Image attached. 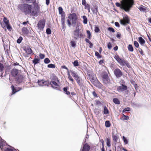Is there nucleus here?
I'll use <instances>...</instances> for the list:
<instances>
[{"instance_id": "f257e3e1", "label": "nucleus", "mask_w": 151, "mask_h": 151, "mask_svg": "<svg viewBox=\"0 0 151 151\" xmlns=\"http://www.w3.org/2000/svg\"><path fill=\"white\" fill-rule=\"evenodd\" d=\"M122 4L117 2L116 4V5L118 7H120L121 8L124 9L126 12H129L134 4L133 0H122Z\"/></svg>"}, {"instance_id": "f03ea898", "label": "nucleus", "mask_w": 151, "mask_h": 151, "mask_svg": "<svg viewBox=\"0 0 151 151\" xmlns=\"http://www.w3.org/2000/svg\"><path fill=\"white\" fill-rule=\"evenodd\" d=\"M77 17L75 13L70 14L68 16V19L67 20V24L69 27L72 24L75 26L76 24Z\"/></svg>"}, {"instance_id": "7ed1b4c3", "label": "nucleus", "mask_w": 151, "mask_h": 151, "mask_svg": "<svg viewBox=\"0 0 151 151\" xmlns=\"http://www.w3.org/2000/svg\"><path fill=\"white\" fill-rule=\"evenodd\" d=\"M19 7L25 14L31 13L32 6L30 5L26 4H22L19 5Z\"/></svg>"}, {"instance_id": "20e7f679", "label": "nucleus", "mask_w": 151, "mask_h": 151, "mask_svg": "<svg viewBox=\"0 0 151 151\" xmlns=\"http://www.w3.org/2000/svg\"><path fill=\"white\" fill-rule=\"evenodd\" d=\"M80 26V23H78L77 24L76 30L74 31L73 33L74 38L75 39H78L79 37H83V34L81 32H79Z\"/></svg>"}, {"instance_id": "39448f33", "label": "nucleus", "mask_w": 151, "mask_h": 151, "mask_svg": "<svg viewBox=\"0 0 151 151\" xmlns=\"http://www.w3.org/2000/svg\"><path fill=\"white\" fill-rule=\"evenodd\" d=\"M90 81L95 86L98 87H101L102 84L97 79L96 76L94 75H92L90 77Z\"/></svg>"}, {"instance_id": "423d86ee", "label": "nucleus", "mask_w": 151, "mask_h": 151, "mask_svg": "<svg viewBox=\"0 0 151 151\" xmlns=\"http://www.w3.org/2000/svg\"><path fill=\"white\" fill-rule=\"evenodd\" d=\"M114 58L121 65H127V64H128L126 61L121 59L118 55H115Z\"/></svg>"}, {"instance_id": "0eeeda50", "label": "nucleus", "mask_w": 151, "mask_h": 151, "mask_svg": "<svg viewBox=\"0 0 151 151\" xmlns=\"http://www.w3.org/2000/svg\"><path fill=\"white\" fill-rule=\"evenodd\" d=\"M123 19L120 20V23L122 25H125L129 22V20L128 16L126 15H124Z\"/></svg>"}, {"instance_id": "6e6552de", "label": "nucleus", "mask_w": 151, "mask_h": 151, "mask_svg": "<svg viewBox=\"0 0 151 151\" xmlns=\"http://www.w3.org/2000/svg\"><path fill=\"white\" fill-rule=\"evenodd\" d=\"M103 82L104 83L108 85L111 82V81L109 78L108 75L107 73H105L103 76Z\"/></svg>"}, {"instance_id": "1a4fd4ad", "label": "nucleus", "mask_w": 151, "mask_h": 151, "mask_svg": "<svg viewBox=\"0 0 151 151\" xmlns=\"http://www.w3.org/2000/svg\"><path fill=\"white\" fill-rule=\"evenodd\" d=\"M45 24V21L44 20H41L39 21L37 26L38 29L40 30L44 28Z\"/></svg>"}, {"instance_id": "9d476101", "label": "nucleus", "mask_w": 151, "mask_h": 151, "mask_svg": "<svg viewBox=\"0 0 151 151\" xmlns=\"http://www.w3.org/2000/svg\"><path fill=\"white\" fill-rule=\"evenodd\" d=\"M114 73L117 77H121L123 74L120 70L118 68L116 69L114 72Z\"/></svg>"}, {"instance_id": "9b49d317", "label": "nucleus", "mask_w": 151, "mask_h": 151, "mask_svg": "<svg viewBox=\"0 0 151 151\" xmlns=\"http://www.w3.org/2000/svg\"><path fill=\"white\" fill-rule=\"evenodd\" d=\"M19 71L16 69H13L11 71V74L14 77H16L19 75Z\"/></svg>"}, {"instance_id": "f8f14e48", "label": "nucleus", "mask_w": 151, "mask_h": 151, "mask_svg": "<svg viewBox=\"0 0 151 151\" xmlns=\"http://www.w3.org/2000/svg\"><path fill=\"white\" fill-rule=\"evenodd\" d=\"M39 11L37 8H34L31 9V12L30 13L33 16H37L38 15Z\"/></svg>"}, {"instance_id": "ddd939ff", "label": "nucleus", "mask_w": 151, "mask_h": 151, "mask_svg": "<svg viewBox=\"0 0 151 151\" xmlns=\"http://www.w3.org/2000/svg\"><path fill=\"white\" fill-rule=\"evenodd\" d=\"M127 89V87L126 86L122 84L121 86L118 87L117 90L119 92H122L125 91Z\"/></svg>"}, {"instance_id": "4468645a", "label": "nucleus", "mask_w": 151, "mask_h": 151, "mask_svg": "<svg viewBox=\"0 0 151 151\" xmlns=\"http://www.w3.org/2000/svg\"><path fill=\"white\" fill-rule=\"evenodd\" d=\"M23 77L22 75H18L16 79V81L18 83H20L22 82L23 80Z\"/></svg>"}, {"instance_id": "2eb2a0df", "label": "nucleus", "mask_w": 151, "mask_h": 151, "mask_svg": "<svg viewBox=\"0 0 151 151\" xmlns=\"http://www.w3.org/2000/svg\"><path fill=\"white\" fill-rule=\"evenodd\" d=\"M90 146L87 144H85L84 145L81 151H89Z\"/></svg>"}, {"instance_id": "dca6fc26", "label": "nucleus", "mask_w": 151, "mask_h": 151, "mask_svg": "<svg viewBox=\"0 0 151 151\" xmlns=\"http://www.w3.org/2000/svg\"><path fill=\"white\" fill-rule=\"evenodd\" d=\"M6 144V143L4 140H3L0 137V147L3 151V146H5Z\"/></svg>"}, {"instance_id": "f3484780", "label": "nucleus", "mask_w": 151, "mask_h": 151, "mask_svg": "<svg viewBox=\"0 0 151 151\" xmlns=\"http://www.w3.org/2000/svg\"><path fill=\"white\" fill-rule=\"evenodd\" d=\"M47 83V82L46 81H45L43 80L38 81V84L41 86L44 85H46Z\"/></svg>"}, {"instance_id": "a211bd4d", "label": "nucleus", "mask_w": 151, "mask_h": 151, "mask_svg": "<svg viewBox=\"0 0 151 151\" xmlns=\"http://www.w3.org/2000/svg\"><path fill=\"white\" fill-rule=\"evenodd\" d=\"M139 42L142 46H144L145 43V40L141 37H139Z\"/></svg>"}, {"instance_id": "6ab92c4d", "label": "nucleus", "mask_w": 151, "mask_h": 151, "mask_svg": "<svg viewBox=\"0 0 151 151\" xmlns=\"http://www.w3.org/2000/svg\"><path fill=\"white\" fill-rule=\"evenodd\" d=\"M12 90L13 94L15 93L16 92L18 91L21 89V88H20L19 89H18V88L17 89L14 88V86L13 85H12Z\"/></svg>"}, {"instance_id": "aec40b11", "label": "nucleus", "mask_w": 151, "mask_h": 151, "mask_svg": "<svg viewBox=\"0 0 151 151\" xmlns=\"http://www.w3.org/2000/svg\"><path fill=\"white\" fill-rule=\"evenodd\" d=\"M106 141L107 145L108 147H110L111 146V139L109 137L106 138Z\"/></svg>"}, {"instance_id": "412c9836", "label": "nucleus", "mask_w": 151, "mask_h": 151, "mask_svg": "<svg viewBox=\"0 0 151 151\" xmlns=\"http://www.w3.org/2000/svg\"><path fill=\"white\" fill-rule=\"evenodd\" d=\"M71 73L72 76L75 79L78 78L79 77L77 73L73 71H72L71 72Z\"/></svg>"}, {"instance_id": "4be33fe9", "label": "nucleus", "mask_w": 151, "mask_h": 151, "mask_svg": "<svg viewBox=\"0 0 151 151\" xmlns=\"http://www.w3.org/2000/svg\"><path fill=\"white\" fill-rule=\"evenodd\" d=\"M25 51L28 54H31L32 52L31 49L29 47H28L25 49Z\"/></svg>"}, {"instance_id": "5701e85b", "label": "nucleus", "mask_w": 151, "mask_h": 151, "mask_svg": "<svg viewBox=\"0 0 151 151\" xmlns=\"http://www.w3.org/2000/svg\"><path fill=\"white\" fill-rule=\"evenodd\" d=\"M146 7L142 5H141L139 6L138 9L141 11H144L146 10Z\"/></svg>"}, {"instance_id": "b1692460", "label": "nucleus", "mask_w": 151, "mask_h": 151, "mask_svg": "<svg viewBox=\"0 0 151 151\" xmlns=\"http://www.w3.org/2000/svg\"><path fill=\"white\" fill-rule=\"evenodd\" d=\"M112 138L113 140L115 142H117L119 139L118 136L114 135L113 134L112 135Z\"/></svg>"}, {"instance_id": "393cba45", "label": "nucleus", "mask_w": 151, "mask_h": 151, "mask_svg": "<svg viewBox=\"0 0 151 151\" xmlns=\"http://www.w3.org/2000/svg\"><path fill=\"white\" fill-rule=\"evenodd\" d=\"M104 114H107L109 113L107 108L106 106H105L104 107Z\"/></svg>"}, {"instance_id": "a878e982", "label": "nucleus", "mask_w": 151, "mask_h": 151, "mask_svg": "<svg viewBox=\"0 0 151 151\" xmlns=\"http://www.w3.org/2000/svg\"><path fill=\"white\" fill-rule=\"evenodd\" d=\"M105 126L107 127H109L111 126V124L109 121H106L105 122Z\"/></svg>"}, {"instance_id": "bb28decb", "label": "nucleus", "mask_w": 151, "mask_h": 151, "mask_svg": "<svg viewBox=\"0 0 151 151\" xmlns=\"http://www.w3.org/2000/svg\"><path fill=\"white\" fill-rule=\"evenodd\" d=\"M22 32L24 34H27L28 33V31L26 27H23L22 28Z\"/></svg>"}, {"instance_id": "cd10ccee", "label": "nucleus", "mask_w": 151, "mask_h": 151, "mask_svg": "<svg viewBox=\"0 0 151 151\" xmlns=\"http://www.w3.org/2000/svg\"><path fill=\"white\" fill-rule=\"evenodd\" d=\"M128 48V50L130 52H133V48L131 45H129Z\"/></svg>"}, {"instance_id": "c85d7f7f", "label": "nucleus", "mask_w": 151, "mask_h": 151, "mask_svg": "<svg viewBox=\"0 0 151 151\" xmlns=\"http://www.w3.org/2000/svg\"><path fill=\"white\" fill-rule=\"evenodd\" d=\"M113 102L116 104H119L120 101L117 98H114L113 99Z\"/></svg>"}, {"instance_id": "c756f323", "label": "nucleus", "mask_w": 151, "mask_h": 151, "mask_svg": "<svg viewBox=\"0 0 151 151\" xmlns=\"http://www.w3.org/2000/svg\"><path fill=\"white\" fill-rule=\"evenodd\" d=\"M50 83L52 87H53L54 86H58L57 83L54 81H51Z\"/></svg>"}, {"instance_id": "7c9ffc66", "label": "nucleus", "mask_w": 151, "mask_h": 151, "mask_svg": "<svg viewBox=\"0 0 151 151\" xmlns=\"http://www.w3.org/2000/svg\"><path fill=\"white\" fill-rule=\"evenodd\" d=\"M83 22L84 24H86L87 23V19L86 17L85 16H83Z\"/></svg>"}, {"instance_id": "2f4dec72", "label": "nucleus", "mask_w": 151, "mask_h": 151, "mask_svg": "<svg viewBox=\"0 0 151 151\" xmlns=\"http://www.w3.org/2000/svg\"><path fill=\"white\" fill-rule=\"evenodd\" d=\"M71 46L73 47H75L76 46V44L74 41H72L70 42Z\"/></svg>"}, {"instance_id": "473e14b6", "label": "nucleus", "mask_w": 151, "mask_h": 151, "mask_svg": "<svg viewBox=\"0 0 151 151\" xmlns=\"http://www.w3.org/2000/svg\"><path fill=\"white\" fill-rule=\"evenodd\" d=\"M94 31L95 32L98 33L100 32V30L99 28L97 26H96L95 27Z\"/></svg>"}, {"instance_id": "72a5a7b5", "label": "nucleus", "mask_w": 151, "mask_h": 151, "mask_svg": "<svg viewBox=\"0 0 151 151\" xmlns=\"http://www.w3.org/2000/svg\"><path fill=\"white\" fill-rule=\"evenodd\" d=\"M68 78L70 81H71L72 82V83H73V81H74L72 77L70 76L69 73H68Z\"/></svg>"}, {"instance_id": "f704fd0d", "label": "nucleus", "mask_w": 151, "mask_h": 151, "mask_svg": "<svg viewBox=\"0 0 151 151\" xmlns=\"http://www.w3.org/2000/svg\"><path fill=\"white\" fill-rule=\"evenodd\" d=\"M47 67L48 68H55V65L54 64H50L48 65Z\"/></svg>"}, {"instance_id": "c9c22d12", "label": "nucleus", "mask_w": 151, "mask_h": 151, "mask_svg": "<svg viewBox=\"0 0 151 151\" xmlns=\"http://www.w3.org/2000/svg\"><path fill=\"white\" fill-rule=\"evenodd\" d=\"M50 62V60L48 58H45L44 60V62L45 63L48 64Z\"/></svg>"}, {"instance_id": "e433bc0d", "label": "nucleus", "mask_w": 151, "mask_h": 151, "mask_svg": "<svg viewBox=\"0 0 151 151\" xmlns=\"http://www.w3.org/2000/svg\"><path fill=\"white\" fill-rule=\"evenodd\" d=\"M61 20L62 22V24H65V21L64 17L63 16H62L61 18Z\"/></svg>"}, {"instance_id": "4c0bfd02", "label": "nucleus", "mask_w": 151, "mask_h": 151, "mask_svg": "<svg viewBox=\"0 0 151 151\" xmlns=\"http://www.w3.org/2000/svg\"><path fill=\"white\" fill-rule=\"evenodd\" d=\"M3 21L6 24H9V20H7V19L6 17L4 18Z\"/></svg>"}, {"instance_id": "58836bf2", "label": "nucleus", "mask_w": 151, "mask_h": 151, "mask_svg": "<svg viewBox=\"0 0 151 151\" xmlns=\"http://www.w3.org/2000/svg\"><path fill=\"white\" fill-rule=\"evenodd\" d=\"M39 59L38 58H35L33 61V63L36 64L38 63Z\"/></svg>"}, {"instance_id": "ea45409f", "label": "nucleus", "mask_w": 151, "mask_h": 151, "mask_svg": "<svg viewBox=\"0 0 151 151\" xmlns=\"http://www.w3.org/2000/svg\"><path fill=\"white\" fill-rule=\"evenodd\" d=\"M73 63L75 66H78L79 65L78 63L77 60H75Z\"/></svg>"}, {"instance_id": "a19ab883", "label": "nucleus", "mask_w": 151, "mask_h": 151, "mask_svg": "<svg viewBox=\"0 0 151 151\" xmlns=\"http://www.w3.org/2000/svg\"><path fill=\"white\" fill-rule=\"evenodd\" d=\"M122 138L123 141L124 142V143L125 144H127L128 143V141L127 139H126L124 136H123L122 137Z\"/></svg>"}, {"instance_id": "79ce46f5", "label": "nucleus", "mask_w": 151, "mask_h": 151, "mask_svg": "<svg viewBox=\"0 0 151 151\" xmlns=\"http://www.w3.org/2000/svg\"><path fill=\"white\" fill-rule=\"evenodd\" d=\"M22 40V38L21 37H20L17 40V43L19 44L20 43Z\"/></svg>"}, {"instance_id": "37998d69", "label": "nucleus", "mask_w": 151, "mask_h": 151, "mask_svg": "<svg viewBox=\"0 0 151 151\" xmlns=\"http://www.w3.org/2000/svg\"><path fill=\"white\" fill-rule=\"evenodd\" d=\"M58 10H59V13L60 14H62L63 12V9L62 7H59L58 8Z\"/></svg>"}, {"instance_id": "c03bdc74", "label": "nucleus", "mask_w": 151, "mask_h": 151, "mask_svg": "<svg viewBox=\"0 0 151 151\" xmlns=\"http://www.w3.org/2000/svg\"><path fill=\"white\" fill-rule=\"evenodd\" d=\"M87 33L88 34V38L89 39H90L91 38V36L90 31L88 30H87Z\"/></svg>"}, {"instance_id": "a18cd8bd", "label": "nucleus", "mask_w": 151, "mask_h": 151, "mask_svg": "<svg viewBox=\"0 0 151 151\" xmlns=\"http://www.w3.org/2000/svg\"><path fill=\"white\" fill-rule=\"evenodd\" d=\"M95 55L98 58H101V56L100 55L99 52H95Z\"/></svg>"}, {"instance_id": "49530a36", "label": "nucleus", "mask_w": 151, "mask_h": 151, "mask_svg": "<svg viewBox=\"0 0 151 151\" xmlns=\"http://www.w3.org/2000/svg\"><path fill=\"white\" fill-rule=\"evenodd\" d=\"M46 33L47 34H50L51 33V31L50 28H47L46 29Z\"/></svg>"}, {"instance_id": "de8ad7c7", "label": "nucleus", "mask_w": 151, "mask_h": 151, "mask_svg": "<svg viewBox=\"0 0 151 151\" xmlns=\"http://www.w3.org/2000/svg\"><path fill=\"white\" fill-rule=\"evenodd\" d=\"M134 46L138 48L139 47V43L137 41H134Z\"/></svg>"}, {"instance_id": "09e8293b", "label": "nucleus", "mask_w": 151, "mask_h": 151, "mask_svg": "<svg viewBox=\"0 0 151 151\" xmlns=\"http://www.w3.org/2000/svg\"><path fill=\"white\" fill-rule=\"evenodd\" d=\"M107 47L109 49H110L112 48L111 43V42H109L108 44Z\"/></svg>"}, {"instance_id": "8fccbe9b", "label": "nucleus", "mask_w": 151, "mask_h": 151, "mask_svg": "<svg viewBox=\"0 0 151 151\" xmlns=\"http://www.w3.org/2000/svg\"><path fill=\"white\" fill-rule=\"evenodd\" d=\"M108 29L110 31L112 32H115L114 29L112 27H109L108 28Z\"/></svg>"}, {"instance_id": "3c124183", "label": "nucleus", "mask_w": 151, "mask_h": 151, "mask_svg": "<svg viewBox=\"0 0 151 151\" xmlns=\"http://www.w3.org/2000/svg\"><path fill=\"white\" fill-rule=\"evenodd\" d=\"M75 79L76 80L77 83L79 85H81L80 80V79H79V77L76 78Z\"/></svg>"}, {"instance_id": "603ef678", "label": "nucleus", "mask_w": 151, "mask_h": 151, "mask_svg": "<svg viewBox=\"0 0 151 151\" xmlns=\"http://www.w3.org/2000/svg\"><path fill=\"white\" fill-rule=\"evenodd\" d=\"M14 148H7L5 151H15Z\"/></svg>"}, {"instance_id": "864d4df0", "label": "nucleus", "mask_w": 151, "mask_h": 151, "mask_svg": "<svg viewBox=\"0 0 151 151\" xmlns=\"http://www.w3.org/2000/svg\"><path fill=\"white\" fill-rule=\"evenodd\" d=\"M130 110V108L129 107L125 108L123 111V112L129 111Z\"/></svg>"}, {"instance_id": "5fc2aeb1", "label": "nucleus", "mask_w": 151, "mask_h": 151, "mask_svg": "<svg viewBox=\"0 0 151 151\" xmlns=\"http://www.w3.org/2000/svg\"><path fill=\"white\" fill-rule=\"evenodd\" d=\"M4 68V66L3 65L0 63V71H2V70H3Z\"/></svg>"}, {"instance_id": "6e6d98bb", "label": "nucleus", "mask_w": 151, "mask_h": 151, "mask_svg": "<svg viewBox=\"0 0 151 151\" xmlns=\"http://www.w3.org/2000/svg\"><path fill=\"white\" fill-rule=\"evenodd\" d=\"M39 56H40V58L41 59H42L44 58L45 57V55L44 54H41V53L40 54Z\"/></svg>"}, {"instance_id": "4d7b16f0", "label": "nucleus", "mask_w": 151, "mask_h": 151, "mask_svg": "<svg viewBox=\"0 0 151 151\" xmlns=\"http://www.w3.org/2000/svg\"><path fill=\"white\" fill-rule=\"evenodd\" d=\"M7 28L8 30H10L11 28V27L9 25V24H6Z\"/></svg>"}, {"instance_id": "13d9d810", "label": "nucleus", "mask_w": 151, "mask_h": 151, "mask_svg": "<svg viewBox=\"0 0 151 151\" xmlns=\"http://www.w3.org/2000/svg\"><path fill=\"white\" fill-rule=\"evenodd\" d=\"M140 53L142 55H143V51L140 48L138 49Z\"/></svg>"}, {"instance_id": "bf43d9fd", "label": "nucleus", "mask_w": 151, "mask_h": 151, "mask_svg": "<svg viewBox=\"0 0 151 151\" xmlns=\"http://www.w3.org/2000/svg\"><path fill=\"white\" fill-rule=\"evenodd\" d=\"M84 6H85V8L86 9H89V8H90V6L88 4H86L84 5Z\"/></svg>"}, {"instance_id": "052dcab7", "label": "nucleus", "mask_w": 151, "mask_h": 151, "mask_svg": "<svg viewBox=\"0 0 151 151\" xmlns=\"http://www.w3.org/2000/svg\"><path fill=\"white\" fill-rule=\"evenodd\" d=\"M62 29L64 31L65 29V24H62Z\"/></svg>"}, {"instance_id": "680f3d73", "label": "nucleus", "mask_w": 151, "mask_h": 151, "mask_svg": "<svg viewBox=\"0 0 151 151\" xmlns=\"http://www.w3.org/2000/svg\"><path fill=\"white\" fill-rule=\"evenodd\" d=\"M116 37L118 38H120L121 36V34L119 32H117L116 35Z\"/></svg>"}, {"instance_id": "e2e57ef3", "label": "nucleus", "mask_w": 151, "mask_h": 151, "mask_svg": "<svg viewBox=\"0 0 151 151\" xmlns=\"http://www.w3.org/2000/svg\"><path fill=\"white\" fill-rule=\"evenodd\" d=\"M94 9L93 10V12H96L97 11V7L96 6H95L94 7Z\"/></svg>"}, {"instance_id": "0e129e2a", "label": "nucleus", "mask_w": 151, "mask_h": 151, "mask_svg": "<svg viewBox=\"0 0 151 151\" xmlns=\"http://www.w3.org/2000/svg\"><path fill=\"white\" fill-rule=\"evenodd\" d=\"M27 2L28 3H31L34 1V0H26Z\"/></svg>"}, {"instance_id": "69168bd1", "label": "nucleus", "mask_w": 151, "mask_h": 151, "mask_svg": "<svg viewBox=\"0 0 151 151\" xmlns=\"http://www.w3.org/2000/svg\"><path fill=\"white\" fill-rule=\"evenodd\" d=\"M115 24L116 27H119V23L117 22H115Z\"/></svg>"}, {"instance_id": "338daca9", "label": "nucleus", "mask_w": 151, "mask_h": 151, "mask_svg": "<svg viewBox=\"0 0 151 151\" xmlns=\"http://www.w3.org/2000/svg\"><path fill=\"white\" fill-rule=\"evenodd\" d=\"M124 119L127 120L129 119V117L128 116H125L124 115Z\"/></svg>"}, {"instance_id": "774afa93", "label": "nucleus", "mask_w": 151, "mask_h": 151, "mask_svg": "<svg viewBox=\"0 0 151 151\" xmlns=\"http://www.w3.org/2000/svg\"><path fill=\"white\" fill-rule=\"evenodd\" d=\"M92 94L94 96L96 97H97V94L95 91H93L92 92Z\"/></svg>"}]
</instances>
